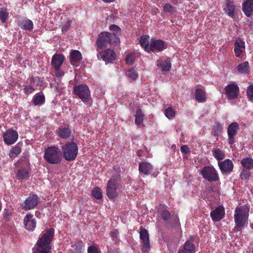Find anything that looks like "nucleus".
I'll use <instances>...</instances> for the list:
<instances>
[{
    "label": "nucleus",
    "instance_id": "obj_1",
    "mask_svg": "<svg viewBox=\"0 0 253 253\" xmlns=\"http://www.w3.org/2000/svg\"><path fill=\"white\" fill-rule=\"evenodd\" d=\"M54 236V229L49 228L42 231L37 242L36 253H51V243Z\"/></svg>",
    "mask_w": 253,
    "mask_h": 253
},
{
    "label": "nucleus",
    "instance_id": "obj_2",
    "mask_svg": "<svg viewBox=\"0 0 253 253\" xmlns=\"http://www.w3.org/2000/svg\"><path fill=\"white\" fill-rule=\"evenodd\" d=\"M250 206L246 204L237 207L235 210L234 215L235 226V232L241 231L248 224L249 216Z\"/></svg>",
    "mask_w": 253,
    "mask_h": 253
},
{
    "label": "nucleus",
    "instance_id": "obj_3",
    "mask_svg": "<svg viewBox=\"0 0 253 253\" xmlns=\"http://www.w3.org/2000/svg\"><path fill=\"white\" fill-rule=\"evenodd\" d=\"M120 43V39L114 33L102 32L98 36L96 41L97 48L106 47L108 45L115 46Z\"/></svg>",
    "mask_w": 253,
    "mask_h": 253
},
{
    "label": "nucleus",
    "instance_id": "obj_4",
    "mask_svg": "<svg viewBox=\"0 0 253 253\" xmlns=\"http://www.w3.org/2000/svg\"><path fill=\"white\" fill-rule=\"evenodd\" d=\"M43 158L47 163L56 165L61 162L62 155L57 146H51L44 149Z\"/></svg>",
    "mask_w": 253,
    "mask_h": 253
},
{
    "label": "nucleus",
    "instance_id": "obj_5",
    "mask_svg": "<svg viewBox=\"0 0 253 253\" xmlns=\"http://www.w3.org/2000/svg\"><path fill=\"white\" fill-rule=\"evenodd\" d=\"M62 154L67 161H74L78 153V147L74 142H68L61 146Z\"/></svg>",
    "mask_w": 253,
    "mask_h": 253
},
{
    "label": "nucleus",
    "instance_id": "obj_6",
    "mask_svg": "<svg viewBox=\"0 0 253 253\" xmlns=\"http://www.w3.org/2000/svg\"><path fill=\"white\" fill-rule=\"evenodd\" d=\"M122 188L120 184L115 178H111L107 182L106 194L110 199H114L119 195V191Z\"/></svg>",
    "mask_w": 253,
    "mask_h": 253
},
{
    "label": "nucleus",
    "instance_id": "obj_7",
    "mask_svg": "<svg viewBox=\"0 0 253 253\" xmlns=\"http://www.w3.org/2000/svg\"><path fill=\"white\" fill-rule=\"evenodd\" d=\"M73 93L84 102H88L90 98V90L88 86L85 84L74 86Z\"/></svg>",
    "mask_w": 253,
    "mask_h": 253
},
{
    "label": "nucleus",
    "instance_id": "obj_8",
    "mask_svg": "<svg viewBox=\"0 0 253 253\" xmlns=\"http://www.w3.org/2000/svg\"><path fill=\"white\" fill-rule=\"evenodd\" d=\"M200 174L204 179L209 182H215L219 180L217 170L212 166H205L200 171Z\"/></svg>",
    "mask_w": 253,
    "mask_h": 253
},
{
    "label": "nucleus",
    "instance_id": "obj_9",
    "mask_svg": "<svg viewBox=\"0 0 253 253\" xmlns=\"http://www.w3.org/2000/svg\"><path fill=\"white\" fill-rule=\"evenodd\" d=\"M40 198L36 194H30L22 204V209L25 211L34 209L40 203Z\"/></svg>",
    "mask_w": 253,
    "mask_h": 253
},
{
    "label": "nucleus",
    "instance_id": "obj_10",
    "mask_svg": "<svg viewBox=\"0 0 253 253\" xmlns=\"http://www.w3.org/2000/svg\"><path fill=\"white\" fill-rule=\"evenodd\" d=\"M18 137L17 131L13 128L7 129L3 135V141L8 145L14 144L18 139Z\"/></svg>",
    "mask_w": 253,
    "mask_h": 253
},
{
    "label": "nucleus",
    "instance_id": "obj_11",
    "mask_svg": "<svg viewBox=\"0 0 253 253\" xmlns=\"http://www.w3.org/2000/svg\"><path fill=\"white\" fill-rule=\"evenodd\" d=\"M239 128V124L237 122H233L228 126L227 128V134L229 144L233 145L235 143V136L237 134Z\"/></svg>",
    "mask_w": 253,
    "mask_h": 253
},
{
    "label": "nucleus",
    "instance_id": "obj_12",
    "mask_svg": "<svg viewBox=\"0 0 253 253\" xmlns=\"http://www.w3.org/2000/svg\"><path fill=\"white\" fill-rule=\"evenodd\" d=\"M99 56L105 62L108 63H112L116 58V55L114 50L109 48L99 52L97 54L98 59H100Z\"/></svg>",
    "mask_w": 253,
    "mask_h": 253
},
{
    "label": "nucleus",
    "instance_id": "obj_13",
    "mask_svg": "<svg viewBox=\"0 0 253 253\" xmlns=\"http://www.w3.org/2000/svg\"><path fill=\"white\" fill-rule=\"evenodd\" d=\"M140 239L142 242V252H148L150 249L149 234L146 229L142 227L140 228Z\"/></svg>",
    "mask_w": 253,
    "mask_h": 253
},
{
    "label": "nucleus",
    "instance_id": "obj_14",
    "mask_svg": "<svg viewBox=\"0 0 253 253\" xmlns=\"http://www.w3.org/2000/svg\"><path fill=\"white\" fill-rule=\"evenodd\" d=\"M228 99L232 100L237 97L239 92V87L233 84H228L225 88Z\"/></svg>",
    "mask_w": 253,
    "mask_h": 253
},
{
    "label": "nucleus",
    "instance_id": "obj_15",
    "mask_svg": "<svg viewBox=\"0 0 253 253\" xmlns=\"http://www.w3.org/2000/svg\"><path fill=\"white\" fill-rule=\"evenodd\" d=\"M24 224L27 230L34 231L37 225L36 220L34 217V215L31 213H27L24 219Z\"/></svg>",
    "mask_w": 253,
    "mask_h": 253
},
{
    "label": "nucleus",
    "instance_id": "obj_16",
    "mask_svg": "<svg viewBox=\"0 0 253 253\" xmlns=\"http://www.w3.org/2000/svg\"><path fill=\"white\" fill-rule=\"evenodd\" d=\"M210 215L213 221L217 222L221 220L225 215L224 207L222 206H218L211 212Z\"/></svg>",
    "mask_w": 253,
    "mask_h": 253
},
{
    "label": "nucleus",
    "instance_id": "obj_17",
    "mask_svg": "<svg viewBox=\"0 0 253 253\" xmlns=\"http://www.w3.org/2000/svg\"><path fill=\"white\" fill-rule=\"evenodd\" d=\"M193 237H191L189 240L186 241L182 248L178 251V253H195L196 246L193 243Z\"/></svg>",
    "mask_w": 253,
    "mask_h": 253
},
{
    "label": "nucleus",
    "instance_id": "obj_18",
    "mask_svg": "<svg viewBox=\"0 0 253 253\" xmlns=\"http://www.w3.org/2000/svg\"><path fill=\"white\" fill-rule=\"evenodd\" d=\"M218 166L222 173H231L233 169V162L230 159H226L222 162H218Z\"/></svg>",
    "mask_w": 253,
    "mask_h": 253
},
{
    "label": "nucleus",
    "instance_id": "obj_19",
    "mask_svg": "<svg viewBox=\"0 0 253 253\" xmlns=\"http://www.w3.org/2000/svg\"><path fill=\"white\" fill-rule=\"evenodd\" d=\"M64 59L65 57L62 54H55L52 56L51 64L55 71L60 69Z\"/></svg>",
    "mask_w": 253,
    "mask_h": 253
},
{
    "label": "nucleus",
    "instance_id": "obj_20",
    "mask_svg": "<svg viewBox=\"0 0 253 253\" xmlns=\"http://www.w3.org/2000/svg\"><path fill=\"white\" fill-rule=\"evenodd\" d=\"M82 59V55L80 51L78 50H71L70 54V60L71 64L75 66L78 67L80 62Z\"/></svg>",
    "mask_w": 253,
    "mask_h": 253
},
{
    "label": "nucleus",
    "instance_id": "obj_21",
    "mask_svg": "<svg viewBox=\"0 0 253 253\" xmlns=\"http://www.w3.org/2000/svg\"><path fill=\"white\" fill-rule=\"evenodd\" d=\"M234 52L237 57L241 58L243 57V53L245 48V43L241 39H238L234 43Z\"/></svg>",
    "mask_w": 253,
    "mask_h": 253
},
{
    "label": "nucleus",
    "instance_id": "obj_22",
    "mask_svg": "<svg viewBox=\"0 0 253 253\" xmlns=\"http://www.w3.org/2000/svg\"><path fill=\"white\" fill-rule=\"evenodd\" d=\"M166 48L165 42L161 40H151V52L161 51Z\"/></svg>",
    "mask_w": 253,
    "mask_h": 253
},
{
    "label": "nucleus",
    "instance_id": "obj_23",
    "mask_svg": "<svg viewBox=\"0 0 253 253\" xmlns=\"http://www.w3.org/2000/svg\"><path fill=\"white\" fill-rule=\"evenodd\" d=\"M140 173L149 175L153 170L152 165L147 162H141L139 164L138 168Z\"/></svg>",
    "mask_w": 253,
    "mask_h": 253
},
{
    "label": "nucleus",
    "instance_id": "obj_24",
    "mask_svg": "<svg viewBox=\"0 0 253 253\" xmlns=\"http://www.w3.org/2000/svg\"><path fill=\"white\" fill-rule=\"evenodd\" d=\"M242 10L245 15L250 17L253 13V0H247L243 3Z\"/></svg>",
    "mask_w": 253,
    "mask_h": 253
},
{
    "label": "nucleus",
    "instance_id": "obj_25",
    "mask_svg": "<svg viewBox=\"0 0 253 253\" xmlns=\"http://www.w3.org/2000/svg\"><path fill=\"white\" fill-rule=\"evenodd\" d=\"M71 130L69 126H60L57 129V133L59 137L61 138L66 139L69 138L71 135Z\"/></svg>",
    "mask_w": 253,
    "mask_h": 253
},
{
    "label": "nucleus",
    "instance_id": "obj_26",
    "mask_svg": "<svg viewBox=\"0 0 253 253\" xmlns=\"http://www.w3.org/2000/svg\"><path fill=\"white\" fill-rule=\"evenodd\" d=\"M157 65L163 71H169L171 68L170 61L167 59H160L157 61Z\"/></svg>",
    "mask_w": 253,
    "mask_h": 253
},
{
    "label": "nucleus",
    "instance_id": "obj_27",
    "mask_svg": "<svg viewBox=\"0 0 253 253\" xmlns=\"http://www.w3.org/2000/svg\"><path fill=\"white\" fill-rule=\"evenodd\" d=\"M30 170L27 168L19 169L16 173V177L19 180H26L30 176Z\"/></svg>",
    "mask_w": 253,
    "mask_h": 253
},
{
    "label": "nucleus",
    "instance_id": "obj_28",
    "mask_svg": "<svg viewBox=\"0 0 253 253\" xmlns=\"http://www.w3.org/2000/svg\"><path fill=\"white\" fill-rule=\"evenodd\" d=\"M149 36L148 35H143L141 37L139 40L141 46L144 50L148 52H151V42L149 43Z\"/></svg>",
    "mask_w": 253,
    "mask_h": 253
},
{
    "label": "nucleus",
    "instance_id": "obj_29",
    "mask_svg": "<svg viewBox=\"0 0 253 253\" xmlns=\"http://www.w3.org/2000/svg\"><path fill=\"white\" fill-rule=\"evenodd\" d=\"M18 25L23 30L31 31L33 29V23L28 19L19 21Z\"/></svg>",
    "mask_w": 253,
    "mask_h": 253
},
{
    "label": "nucleus",
    "instance_id": "obj_30",
    "mask_svg": "<svg viewBox=\"0 0 253 253\" xmlns=\"http://www.w3.org/2000/svg\"><path fill=\"white\" fill-rule=\"evenodd\" d=\"M32 102L35 106H42L45 102V97L42 92L36 94L33 97Z\"/></svg>",
    "mask_w": 253,
    "mask_h": 253
},
{
    "label": "nucleus",
    "instance_id": "obj_31",
    "mask_svg": "<svg viewBox=\"0 0 253 253\" xmlns=\"http://www.w3.org/2000/svg\"><path fill=\"white\" fill-rule=\"evenodd\" d=\"M243 169L251 170L253 169V159L250 157L243 158L241 161Z\"/></svg>",
    "mask_w": 253,
    "mask_h": 253
},
{
    "label": "nucleus",
    "instance_id": "obj_32",
    "mask_svg": "<svg viewBox=\"0 0 253 253\" xmlns=\"http://www.w3.org/2000/svg\"><path fill=\"white\" fill-rule=\"evenodd\" d=\"M195 96L199 102H204L206 100V92L201 88H197L196 90Z\"/></svg>",
    "mask_w": 253,
    "mask_h": 253
},
{
    "label": "nucleus",
    "instance_id": "obj_33",
    "mask_svg": "<svg viewBox=\"0 0 253 253\" xmlns=\"http://www.w3.org/2000/svg\"><path fill=\"white\" fill-rule=\"evenodd\" d=\"M226 6L227 9V14L231 17L233 18L235 14V6L233 2L230 0H226Z\"/></svg>",
    "mask_w": 253,
    "mask_h": 253
},
{
    "label": "nucleus",
    "instance_id": "obj_34",
    "mask_svg": "<svg viewBox=\"0 0 253 253\" xmlns=\"http://www.w3.org/2000/svg\"><path fill=\"white\" fill-rule=\"evenodd\" d=\"M237 69L238 72L241 74H248L250 70L249 62L248 61H245L240 64L237 67Z\"/></svg>",
    "mask_w": 253,
    "mask_h": 253
},
{
    "label": "nucleus",
    "instance_id": "obj_35",
    "mask_svg": "<svg viewBox=\"0 0 253 253\" xmlns=\"http://www.w3.org/2000/svg\"><path fill=\"white\" fill-rule=\"evenodd\" d=\"M83 242L82 241H78L71 246V251L73 253H83L82 252Z\"/></svg>",
    "mask_w": 253,
    "mask_h": 253
},
{
    "label": "nucleus",
    "instance_id": "obj_36",
    "mask_svg": "<svg viewBox=\"0 0 253 253\" xmlns=\"http://www.w3.org/2000/svg\"><path fill=\"white\" fill-rule=\"evenodd\" d=\"M72 22L67 18H65L61 22V30L62 32H67L71 25Z\"/></svg>",
    "mask_w": 253,
    "mask_h": 253
},
{
    "label": "nucleus",
    "instance_id": "obj_37",
    "mask_svg": "<svg viewBox=\"0 0 253 253\" xmlns=\"http://www.w3.org/2000/svg\"><path fill=\"white\" fill-rule=\"evenodd\" d=\"M144 114L141 109H138L136 111L135 118V123L136 125H139L143 123Z\"/></svg>",
    "mask_w": 253,
    "mask_h": 253
},
{
    "label": "nucleus",
    "instance_id": "obj_38",
    "mask_svg": "<svg viewBox=\"0 0 253 253\" xmlns=\"http://www.w3.org/2000/svg\"><path fill=\"white\" fill-rule=\"evenodd\" d=\"M213 156L218 161L222 160L225 157L224 153L219 149H215L212 150Z\"/></svg>",
    "mask_w": 253,
    "mask_h": 253
},
{
    "label": "nucleus",
    "instance_id": "obj_39",
    "mask_svg": "<svg viewBox=\"0 0 253 253\" xmlns=\"http://www.w3.org/2000/svg\"><path fill=\"white\" fill-rule=\"evenodd\" d=\"M163 10L165 12H168L171 14L176 12V8L169 3H165L163 4Z\"/></svg>",
    "mask_w": 253,
    "mask_h": 253
},
{
    "label": "nucleus",
    "instance_id": "obj_40",
    "mask_svg": "<svg viewBox=\"0 0 253 253\" xmlns=\"http://www.w3.org/2000/svg\"><path fill=\"white\" fill-rule=\"evenodd\" d=\"M9 13L6 8L0 9V20L2 23H4L8 18Z\"/></svg>",
    "mask_w": 253,
    "mask_h": 253
},
{
    "label": "nucleus",
    "instance_id": "obj_41",
    "mask_svg": "<svg viewBox=\"0 0 253 253\" xmlns=\"http://www.w3.org/2000/svg\"><path fill=\"white\" fill-rule=\"evenodd\" d=\"M92 196L96 199L102 198V191L99 187H95L91 191Z\"/></svg>",
    "mask_w": 253,
    "mask_h": 253
},
{
    "label": "nucleus",
    "instance_id": "obj_42",
    "mask_svg": "<svg viewBox=\"0 0 253 253\" xmlns=\"http://www.w3.org/2000/svg\"><path fill=\"white\" fill-rule=\"evenodd\" d=\"M21 152V148L17 145L13 147L10 151V155L11 157H15L19 155Z\"/></svg>",
    "mask_w": 253,
    "mask_h": 253
},
{
    "label": "nucleus",
    "instance_id": "obj_43",
    "mask_svg": "<svg viewBox=\"0 0 253 253\" xmlns=\"http://www.w3.org/2000/svg\"><path fill=\"white\" fill-rule=\"evenodd\" d=\"M126 75L132 80H135L138 77V74L136 70L132 68L127 71Z\"/></svg>",
    "mask_w": 253,
    "mask_h": 253
},
{
    "label": "nucleus",
    "instance_id": "obj_44",
    "mask_svg": "<svg viewBox=\"0 0 253 253\" xmlns=\"http://www.w3.org/2000/svg\"><path fill=\"white\" fill-rule=\"evenodd\" d=\"M250 170L249 169H243L240 174L241 179L242 180L249 179L251 176V172Z\"/></svg>",
    "mask_w": 253,
    "mask_h": 253
},
{
    "label": "nucleus",
    "instance_id": "obj_45",
    "mask_svg": "<svg viewBox=\"0 0 253 253\" xmlns=\"http://www.w3.org/2000/svg\"><path fill=\"white\" fill-rule=\"evenodd\" d=\"M165 114L168 118L172 119L175 116V112L171 107H169L166 109Z\"/></svg>",
    "mask_w": 253,
    "mask_h": 253
},
{
    "label": "nucleus",
    "instance_id": "obj_46",
    "mask_svg": "<svg viewBox=\"0 0 253 253\" xmlns=\"http://www.w3.org/2000/svg\"><path fill=\"white\" fill-rule=\"evenodd\" d=\"M247 96L251 101L253 102V85H249L247 89Z\"/></svg>",
    "mask_w": 253,
    "mask_h": 253
},
{
    "label": "nucleus",
    "instance_id": "obj_47",
    "mask_svg": "<svg viewBox=\"0 0 253 253\" xmlns=\"http://www.w3.org/2000/svg\"><path fill=\"white\" fill-rule=\"evenodd\" d=\"M161 215L164 220L167 221L170 218L171 213L169 211L164 210L161 211Z\"/></svg>",
    "mask_w": 253,
    "mask_h": 253
},
{
    "label": "nucleus",
    "instance_id": "obj_48",
    "mask_svg": "<svg viewBox=\"0 0 253 253\" xmlns=\"http://www.w3.org/2000/svg\"><path fill=\"white\" fill-rule=\"evenodd\" d=\"M35 88L32 85H23V91L25 94H30L34 91Z\"/></svg>",
    "mask_w": 253,
    "mask_h": 253
},
{
    "label": "nucleus",
    "instance_id": "obj_49",
    "mask_svg": "<svg viewBox=\"0 0 253 253\" xmlns=\"http://www.w3.org/2000/svg\"><path fill=\"white\" fill-rule=\"evenodd\" d=\"M126 62L127 65H131L134 62V54L129 53L126 58Z\"/></svg>",
    "mask_w": 253,
    "mask_h": 253
},
{
    "label": "nucleus",
    "instance_id": "obj_50",
    "mask_svg": "<svg viewBox=\"0 0 253 253\" xmlns=\"http://www.w3.org/2000/svg\"><path fill=\"white\" fill-rule=\"evenodd\" d=\"M110 30L116 32V34L121 32V28L117 25L113 24L109 27Z\"/></svg>",
    "mask_w": 253,
    "mask_h": 253
},
{
    "label": "nucleus",
    "instance_id": "obj_51",
    "mask_svg": "<svg viewBox=\"0 0 253 253\" xmlns=\"http://www.w3.org/2000/svg\"><path fill=\"white\" fill-rule=\"evenodd\" d=\"M180 150L182 153L186 154L190 152L189 147L186 145H182L180 148Z\"/></svg>",
    "mask_w": 253,
    "mask_h": 253
},
{
    "label": "nucleus",
    "instance_id": "obj_52",
    "mask_svg": "<svg viewBox=\"0 0 253 253\" xmlns=\"http://www.w3.org/2000/svg\"><path fill=\"white\" fill-rule=\"evenodd\" d=\"M88 253H98V249L93 246H91L88 247L87 249Z\"/></svg>",
    "mask_w": 253,
    "mask_h": 253
},
{
    "label": "nucleus",
    "instance_id": "obj_53",
    "mask_svg": "<svg viewBox=\"0 0 253 253\" xmlns=\"http://www.w3.org/2000/svg\"><path fill=\"white\" fill-rule=\"evenodd\" d=\"M118 235H119V232L118 231V230H117L116 229L112 230L110 232V236H111V237H112L113 238H117L118 237Z\"/></svg>",
    "mask_w": 253,
    "mask_h": 253
},
{
    "label": "nucleus",
    "instance_id": "obj_54",
    "mask_svg": "<svg viewBox=\"0 0 253 253\" xmlns=\"http://www.w3.org/2000/svg\"><path fill=\"white\" fill-rule=\"evenodd\" d=\"M56 72L55 73V76L57 78H61L64 75V72L63 71L60 70L59 69L58 71H56Z\"/></svg>",
    "mask_w": 253,
    "mask_h": 253
},
{
    "label": "nucleus",
    "instance_id": "obj_55",
    "mask_svg": "<svg viewBox=\"0 0 253 253\" xmlns=\"http://www.w3.org/2000/svg\"><path fill=\"white\" fill-rule=\"evenodd\" d=\"M28 81L29 82V85H32L33 86L34 84H35V82L34 78L33 77H31L29 78L28 79L27 82Z\"/></svg>",
    "mask_w": 253,
    "mask_h": 253
},
{
    "label": "nucleus",
    "instance_id": "obj_56",
    "mask_svg": "<svg viewBox=\"0 0 253 253\" xmlns=\"http://www.w3.org/2000/svg\"><path fill=\"white\" fill-rule=\"evenodd\" d=\"M221 127V125L219 123H217L215 124V125L213 126V129L214 131H216V130H218Z\"/></svg>",
    "mask_w": 253,
    "mask_h": 253
},
{
    "label": "nucleus",
    "instance_id": "obj_57",
    "mask_svg": "<svg viewBox=\"0 0 253 253\" xmlns=\"http://www.w3.org/2000/svg\"><path fill=\"white\" fill-rule=\"evenodd\" d=\"M105 2H113L115 0H102Z\"/></svg>",
    "mask_w": 253,
    "mask_h": 253
},
{
    "label": "nucleus",
    "instance_id": "obj_58",
    "mask_svg": "<svg viewBox=\"0 0 253 253\" xmlns=\"http://www.w3.org/2000/svg\"><path fill=\"white\" fill-rule=\"evenodd\" d=\"M179 222V219L177 218V217L176 216V222Z\"/></svg>",
    "mask_w": 253,
    "mask_h": 253
},
{
    "label": "nucleus",
    "instance_id": "obj_59",
    "mask_svg": "<svg viewBox=\"0 0 253 253\" xmlns=\"http://www.w3.org/2000/svg\"><path fill=\"white\" fill-rule=\"evenodd\" d=\"M251 228H252V229H253V223H252V224L251 225Z\"/></svg>",
    "mask_w": 253,
    "mask_h": 253
},
{
    "label": "nucleus",
    "instance_id": "obj_60",
    "mask_svg": "<svg viewBox=\"0 0 253 253\" xmlns=\"http://www.w3.org/2000/svg\"><path fill=\"white\" fill-rule=\"evenodd\" d=\"M137 155H138V156H139L140 153H139V151H137Z\"/></svg>",
    "mask_w": 253,
    "mask_h": 253
}]
</instances>
